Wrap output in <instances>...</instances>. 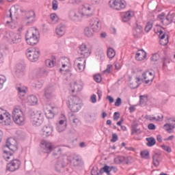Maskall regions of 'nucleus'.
<instances>
[{
  "mask_svg": "<svg viewBox=\"0 0 175 175\" xmlns=\"http://www.w3.org/2000/svg\"><path fill=\"white\" fill-rule=\"evenodd\" d=\"M4 158L5 161H9V159H12L10 163L7 165V170L10 172H16V170H18L20 169V166H21V161L20 160L16 159H13V152H9L8 150L3 151Z\"/></svg>",
  "mask_w": 175,
  "mask_h": 175,
  "instance_id": "1",
  "label": "nucleus"
},
{
  "mask_svg": "<svg viewBox=\"0 0 175 175\" xmlns=\"http://www.w3.org/2000/svg\"><path fill=\"white\" fill-rule=\"evenodd\" d=\"M39 32L38 29L33 27L27 30V33L25 35V39L27 44L30 46H35V44H38L39 42V38L38 37Z\"/></svg>",
  "mask_w": 175,
  "mask_h": 175,
  "instance_id": "2",
  "label": "nucleus"
},
{
  "mask_svg": "<svg viewBox=\"0 0 175 175\" xmlns=\"http://www.w3.org/2000/svg\"><path fill=\"white\" fill-rule=\"evenodd\" d=\"M54 158L56 159L55 163V169L59 173L64 172V169L68 166V157L66 156H59L57 153L53 154Z\"/></svg>",
  "mask_w": 175,
  "mask_h": 175,
  "instance_id": "3",
  "label": "nucleus"
},
{
  "mask_svg": "<svg viewBox=\"0 0 175 175\" xmlns=\"http://www.w3.org/2000/svg\"><path fill=\"white\" fill-rule=\"evenodd\" d=\"M12 120L18 125H24L25 118H24V113L21 111V107L17 106L12 111Z\"/></svg>",
  "mask_w": 175,
  "mask_h": 175,
  "instance_id": "4",
  "label": "nucleus"
},
{
  "mask_svg": "<svg viewBox=\"0 0 175 175\" xmlns=\"http://www.w3.org/2000/svg\"><path fill=\"white\" fill-rule=\"evenodd\" d=\"M30 120L34 126H40L42 122H43V116L39 111L33 112L30 116Z\"/></svg>",
  "mask_w": 175,
  "mask_h": 175,
  "instance_id": "5",
  "label": "nucleus"
},
{
  "mask_svg": "<svg viewBox=\"0 0 175 175\" xmlns=\"http://www.w3.org/2000/svg\"><path fill=\"white\" fill-rule=\"evenodd\" d=\"M26 55L28 59L31 61V62H36V61L39 59V57L40 55V51H39V49H27L26 51Z\"/></svg>",
  "mask_w": 175,
  "mask_h": 175,
  "instance_id": "6",
  "label": "nucleus"
},
{
  "mask_svg": "<svg viewBox=\"0 0 175 175\" xmlns=\"http://www.w3.org/2000/svg\"><path fill=\"white\" fill-rule=\"evenodd\" d=\"M12 119L10 118V113L0 109V124H3V125H10Z\"/></svg>",
  "mask_w": 175,
  "mask_h": 175,
  "instance_id": "7",
  "label": "nucleus"
},
{
  "mask_svg": "<svg viewBox=\"0 0 175 175\" xmlns=\"http://www.w3.org/2000/svg\"><path fill=\"white\" fill-rule=\"evenodd\" d=\"M174 19V15L171 14H168L167 16H165V13H162L158 16V20H159L163 25H169V24H172Z\"/></svg>",
  "mask_w": 175,
  "mask_h": 175,
  "instance_id": "8",
  "label": "nucleus"
},
{
  "mask_svg": "<svg viewBox=\"0 0 175 175\" xmlns=\"http://www.w3.org/2000/svg\"><path fill=\"white\" fill-rule=\"evenodd\" d=\"M110 8L116 10H122L125 9V1L124 0H110L109 2Z\"/></svg>",
  "mask_w": 175,
  "mask_h": 175,
  "instance_id": "9",
  "label": "nucleus"
},
{
  "mask_svg": "<svg viewBox=\"0 0 175 175\" xmlns=\"http://www.w3.org/2000/svg\"><path fill=\"white\" fill-rule=\"evenodd\" d=\"M44 96L46 99L51 100L55 98V88L54 86H47L44 89Z\"/></svg>",
  "mask_w": 175,
  "mask_h": 175,
  "instance_id": "10",
  "label": "nucleus"
},
{
  "mask_svg": "<svg viewBox=\"0 0 175 175\" xmlns=\"http://www.w3.org/2000/svg\"><path fill=\"white\" fill-rule=\"evenodd\" d=\"M68 17L71 21H74V23H79V21H81V20H83V16L79 10H71L69 12Z\"/></svg>",
  "mask_w": 175,
  "mask_h": 175,
  "instance_id": "11",
  "label": "nucleus"
},
{
  "mask_svg": "<svg viewBox=\"0 0 175 175\" xmlns=\"http://www.w3.org/2000/svg\"><path fill=\"white\" fill-rule=\"evenodd\" d=\"M90 25L94 32H99L102 28V23L98 18H92L90 21Z\"/></svg>",
  "mask_w": 175,
  "mask_h": 175,
  "instance_id": "12",
  "label": "nucleus"
},
{
  "mask_svg": "<svg viewBox=\"0 0 175 175\" xmlns=\"http://www.w3.org/2000/svg\"><path fill=\"white\" fill-rule=\"evenodd\" d=\"M74 66L79 72H83L85 69V60L84 58L78 57L74 62Z\"/></svg>",
  "mask_w": 175,
  "mask_h": 175,
  "instance_id": "13",
  "label": "nucleus"
},
{
  "mask_svg": "<svg viewBox=\"0 0 175 175\" xmlns=\"http://www.w3.org/2000/svg\"><path fill=\"white\" fill-rule=\"evenodd\" d=\"M92 8H91V5L88 3H85L82 5L79 8V12L83 17L84 16H86L87 17H90V16H92Z\"/></svg>",
  "mask_w": 175,
  "mask_h": 175,
  "instance_id": "14",
  "label": "nucleus"
},
{
  "mask_svg": "<svg viewBox=\"0 0 175 175\" xmlns=\"http://www.w3.org/2000/svg\"><path fill=\"white\" fill-rule=\"evenodd\" d=\"M7 38L10 40L13 44L20 43L21 42V34L14 33L13 31H10Z\"/></svg>",
  "mask_w": 175,
  "mask_h": 175,
  "instance_id": "15",
  "label": "nucleus"
},
{
  "mask_svg": "<svg viewBox=\"0 0 175 175\" xmlns=\"http://www.w3.org/2000/svg\"><path fill=\"white\" fill-rule=\"evenodd\" d=\"M142 80H144V82L146 84H151L152 81H154V79L155 77V75L152 73V72L150 71H145L142 73Z\"/></svg>",
  "mask_w": 175,
  "mask_h": 175,
  "instance_id": "16",
  "label": "nucleus"
},
{
  "mask_svg": "<svg viewBox=\"0 0 175 175\" xmlns=\"http://www.w3.org/2000/svg\"><path fill=\"white\" fill-rule=\"evenodd\" d=\"M9 14L6 16V23H5V27H8V28H11L12 29H14L16 27H17V23L13 21V17L12 15V10H10L8 11Z\"/></svg>",
  "mask_w": 175,
  "mask_h": 175,
  "instance_id": "17",
  "label": "nucleus"
},
{
  "mask_svg": "<svg viewBox=\"0 0 175 175\" xmlns=\"http://www.w3.org/2000/svg\"><path fill=\"white\" fill-rule=\"evenodd\" d=\"M40 147L44 152H46V154H50V152L53 151V144L46 140H42L41 142Z\"/></svg>",
  "mask_w": 175,
  "mask_h": 175,
  "instance_id": "18",
  "label": "nucleus"
},
{
  "mask_svg": "<svg viewBox=\"0 0 175 175\" xmlns=\"http://www.w3.org/2000/svg\"><path fill=\"white\" fill-rule=\"evenodd\" d=\"M79 51L81 55H83V57H90L91 55V50L90 48L87 47V45L85 44H82L79 46Z\"/></svg>",
  "mask_w": 175,
  "mask_h": 175,
  "instance_id": "19",
  "label": "nucleus"
},
{
  "mask_svg": "<svg viewBox=\"0 0 175 175\" xmlns=\"http://www.w3.org/2000/svg\"><path fill=\"white\" fill-rule=\"evenodd\" d=\"M66 32V26L64 24H59L56 27L55 33L57 36H64Z\"/></svg>",
  "mask_w": 175,
  "mask_h": 175,
  "instance_id": "20",
  "label": "nucleus"
},
{
  "mask_svg": "<svg viewBox=\"0 0 175 175\" xmlns=\"http://www.w3.org/2000/svg\"><path fill=\"white\" fill-rule=\"evenodd\" d=\"M35 17H36L35 12L32 10L27 11L25 14L27 23L31 24V23H32L33 21H35Z\"/></svg>",
  "mask_w": 175,
  "mask_h": 175,
  "instance_id": "21",
  "label": "nucleus"
},
{
  "mask_svg": "<svg viewBox=\"0 0 175 175\" xmlns=\"http://www.w3.org/2000/svg\"><path fill=\"white\" fill-rule=\"evenodd\" d=\"M146 57L147 53L143 49L138 50L135 55V59H137V61H143L146 59Z\"/></svg>",
  "mask_w": 175,
  "mask_h": 175,
  "instance_id": "22",
  "label": "nucleus"
},
{
  "mask_svg": "<svg viewBox=\"0 0 175 175\" xmlns=\"http://www.w3.org/2000/svg\"><path fill=\"white\" fill-rule=\"evenodd\" d=\"M43 136L45 137H49L53 133V127L50 126H45L42 128V130Z\"/></svg>",
  "mask_w": 175,
  "mask_h": 175,
  "instance_id": "23",
  "label": "nucleus"
},
{
  "mask_svg": "<svg viewBox=\"0 0 175 175\" xmlns=\"http://www.w3.org/2000/svg\"><path fill=\"white\" fill-rule=\"evenodd\" d=\"M152 160H153V165L156 166V167H158V166H159L160 162L162 161V157L161 156V154L155 153L152 156Z\"/></svg>",
  "mask_w": 175,
  "mask_h": 175,
  "instance_id": "24",
  "label": "nucleus"
},
{
  "mask_svg": "<svg viewBox=\"0 0 175 175\" xmlns=\"http://www.w3.org/2000/svg\"><path fill=\"white\" fill-rule=\"evenodd\" d=\"M143 31V27L141 25L137 24V26L135 27L133 35L135 38H140L142 36V32Z\"/></svg>",
  "mask_w": 175,
  "mask_h": 175,
  "instance_id": "25",
  "label": "nucleus"
},
{
  "mask_svg": "<svg viewBox=\"0 0 175 175\" xmlns=\"http://www.w3.org/2000/svg\"><path fill=\"white\" fill-rule=\"evenodd\" d=\"M133 16H135V13H133V12L132 11L126 12V13L124 14L122 16L123 23H128V21H129V20H131V18H132Z\"/></svg>",
  "mask_w": 175,
  "mask_h": 175,
  "instance_id": "26",
  "label": "nucleus"
},
{
  "mask_svg": "<svg viewBox=\"0 0 175 175\" xmlns=\"http://www.w3.org/2000/svg\"><path fill=\"white\" fill-rule=\"evenodd\" d=\"M70 163L73 166H79L81 163V157L77 155H73Z\"/></svg>",
  "mask_w": 175,
  "mask_h": 175,
  "instance_id": "27",
  "label": "nucleus"
},
{
  "mask_svg": "<svg viewBox=\"0 0 175 175\" xmlns=\"http://www.w3.org/2000/svg\"><path fill=\"white\" fill-rule=\"evenodd\" d=\"M27 103L30 106L38 105V97L36 96L31 95L27 97Z\"/></svg>",
  "mask_w": 175,
  "mask_h": 175,
  "instance_id": "28",
  "label": "nucleus"
},
{
  "mask_svg": "<svg viewBox=\"0 0 175 175\" xmlns=\"http://www.w3.org/2000/svg\"><path fill=\"white\" fill-rule=\"evenodd\" d=\"M159 38L161 39L160 44L162 46H166V44L169 43V40H165L166 35L163 33V31H162V30L159 31ZM164 40L165 42H163Z\"/></svg>",
  "mask_w": 175,
  "mask_h": 175,
  "instance_id": "29",
  "label": "nucleus"
},
{
  "mask_svg": "<svg viewBox=\"0 0 175 175\" xmlns=\"http://www.w3.org/2000/svg\"><path fill=\"white\" fill-rule=\"evenodd\" d=\"M72 93L75 92V91H81L83 90V86L81 84L77 83V82H74L70 85Z\"/></svg>",
  "mask_w": 175,
  "mask_h": 175,
  "instance_id": "30",
  "label": "nucleus"
},
{
  "mask_svg": "<svg viewBox=\"0 0 175 175\" xmlns=\"http://www.w3.org/2000/svg\"><path fill=\"white\" fill-rule=\"evenodd\" d=\"M69 109L72 113H77L81 109L80 104H69Z\"/></svg>",
  "mask_w": 175,
  "mask_h": 175,
  "instance_id": "31",
  "label": "nucleus"
},
{
  "mask_svg": "<svg viewBox=\"0 0 175 175\" xmlns=\"http://www.w3.org/2000/svg\"><path fill=\"white\" fill-rule=\"evenodd\" d=\"M94 32H98V31H94L92 30V27H85L84 30V34L85 36H88V38H92L94 36Z\"/></svg>",
  "mask_w": 175,
  "mask_h": 175,
  "instance_id": "32",
  "label": "nucleus"
},
{
  "mask_svg": "<svg viewBox=\"0 0 175 175\" xmlns=\"http://www.w3.org/2000/svg\"><path fill=\"white\" fill-rule=\"evenodd\" d=\"M70 105H80V98L75 95L70 96Z\"/></svg>",
  "mask_w": 175,
  "mask_h": 175,
  "instance_id": "33",
  "label": "nucleus"
},
{
  "mask_svg": "<svg viewBox=\"0 0 175 175\" xmlns=\"http://www.w3.org/2000/svg\"><path fill=\"white\" fill-rule=\"evenodd\" d=\"M25 71V64H17L16 65V74L17 75H23Z\"/></svg>",
  "mask_w": 175,
  "mask_h": 175,
  "instance_id": "34",
  "label": "nucleus"
},
{
  "mask_svg": "<svg viewBox=\"0 0 175 175\" xmlns=\"http://www.w3.org/2000/svg\"><path fill=\"white\" fill-rule=\"evenodd\" d=\"M110 172H111V168H110L109 165H105L103 167L100 168L99 174H103V173H106L107 175H110Z\"/></svg>",
  "mask_w": 175,
  "mask_h": 175,
  "instance_id": "35",
  "label": "nucleus"
},
{
  "mask_svg": "<svg viewBox=\"0 0 175 175\" xmlns=\"http://www.w3.org/2000/svg\"><path fill=\"white\" fill-rule=\"evenodd\" d=\"M45 64L48 68H53L54 65H55V57H53L52 59H46Z\"/></svg>",
  "mask_w": 175,
  "mask_h": 175,
  "instance_id": "36",
  "label": "nucleus"
},
{
  "mask_svg": "<svg viewBox=\"0 0 175 175\" xmlns=\"http://www.w3.org/2000/svg\"><path fill=\"white\" fill-rule=\"evenodd\" d=\"M135 81L134 83H131V88H137V87H139V85H140V84H142V83H140V81H143V79L139 78V77H136L135 78Z\"/></svg>",
  "mask_w": 175,
  "mask_h": 175,
  "instance_id": "37",
  "label": "nucleus"
},
{
  "mask_svg": "<svg viewBox=\"0 0 175 175\" xmlns=\"http://www.w3.org/2000/svg\"><path fill=\"white\" fill-rule=\"evenodd\" d=\"M146 142H148L146 144L148 147H152V146H155L157 141L155 140V138L150 137L146 138Z\"/></svg>",
  "mask_w": 175,
  "mask_h": 175,
  "instance_id": "38",
  "label": "nucleus"
},
{
  "mask_svg": "<svg viewBox=\"0 0 175 175\" xmlns=\"http://www.w3.org/2000/svg\"><path fill=\"white\" fill-rule=\"evenodd\" d=\"M107 54L108 58H110L111 59L113 57H116V51L113 49V48H109L107 49Z\"/></svg>",
  "mask_w": 175,
  "mask_h": 175,
  "instance_id": "39",
  "label": "nucleus"
},
{
  "mask_svg": "<svg viewBox=\"0 0 175 175\" xmlns=\"http://www.w3.org/2000/svg\"><path fill=\"white\" fill-rule=\"evenodd\" d=\"M141 157L144 159H150V152L148 150H143L140 152Z\"/></svg>",
  "mask_w": 175,
  "mask_h": 175,
  "instance_id": "40",
  "label": "nucleus"
},
{
  "mask_svg": "<svg viewBox=\"0 0 175 175\" xmlns=\"http://www.w3.org/2000/svg\"><path fill=\"white\" fill-rule=\"evenodd\" d=\"M139 99L140 105H146L148 100V96H147V95L140 96Z\"/></svg>",
  "mask_w": 175,
  "mask_h": 175,
  "instance_id": "41",
  "label": "nucleus"
},
{
  "mask_svg": "<svg viewBox=\"0 0 175 175\" xmlns=\"http://www.w3.org/2000/svg\"><path fill=\"white\" fill-rule=\"evenodd\" d=\"M114 162L115 163H117L118 165L120 163H122L124 162V157L122 156H119L116 158L114 159Z\"/></svg>",
  "mask_w": 175,
  "mask_h": 175,
  "instance_id": "42",
  "label": "nucleus"
},
{
  "mask_svg": "<svg viewBox=\"0 0 175 175\" xmlns=\"http://www.w3.org/2000/svg\"><path fill=\"white\" fill-rule=\"evenodd\" d=\"M51 19L52 20V22L53 24H56V23H58V16L55 14H51L50 15Z\"/></svg>",
  "mask_w": 175,
  "mask_h": 175,
  "instance_id": "43",
  "label": "nucleus"
},
{
  "mask_svg": "<svg viewBox=\"0 0 175 175\" xmlns=\"http://www.w3.org/2000/svg\"><path fill=\"white\" fill-rule=\"evenodd\" d=\"M65 129H66V124L64 125H57V132H59V133L61 132H64V131H65Z\"/></svg>",
  "mask_w": 175,
  "mask_h": 175,
  "instance_id": "44",
  "label": "nucleus"
},
{
  "mask_svg": "<svg viewBox=\"0 0 175 175\" xmlns=\"http://www.w3.org/2000/svg\"><path fill=\"white\" fill-rule=\"evenodd\" d=\"M151 29H152V23H151L150 22H148L146 23V25L145 26V31L148 33L150 32V31H151Z\"/></svg>",
  "mask_w": 175,
  "mask_h": 175,
  "instance_id": "45",
  "label": "nucleus"
},
{
  "mask_svg": "<svg viewBox=\"0 0 175 175\" xmlns=\"http://www.w3.org/2000/svg\"><path fill=\"white\" fill-rule=\"evenodd\" d=\"M33 87L36 88L37 90H40V88L43 87V82L38 81L33 85Z\"/></svg>",
  "mask_w": 175,
  "mask_h": 175,
  "instance_id": "46",
  "label": "nucleus"
},
{
  "mask_svg": "<svg viewBox=\"0 0 175 175\" xmlns=\"http://www.w3.org/2000/svg\"><path fill=\"white\" fill-rule=\"evenodd\" d=\"M12 139H8L7 143H6V145H5V147H7V148H9V150H11V151H13L14 148V146H13V144H12L10 143V141Z\"/></svg>",
  "mask_w": 175,
  "mask_h": 175,
  "instance_id": "47",
  "label": "nucleus"
},
{
  "mask_svg": "<svg viewBox=\"0 0 175 175\" xmlns=\"http://www.w3.org/2000/svg\"><path fill=\"white\" fill-rule=\"evenodd\" d=\"M52 6L53 10H57L58 9V1L53 0L52 1Z\"/></svg>",
  "mask_w": 175,
  "mask_h": 175,
  "instance_id": "48",
  "label": "nucleus"
},
{
  "mask_svg": "<svg viewBox=\"0 0 175 175\" xmlns=\"http://www.w3.org/2000/svg\"><path fill=\"white\" fill-rule=\"evenodd\" d=\"M94 80L96 83H100L102 81V76L100 75H96L94 76Z\"/></svg>",
  "mask_w": 175,
  "mask_h": 175,
  "instance_id": "49",
  "label": "nucleus"
},
{
  "mask_svg": "<svg viewBox=\"0 0 175 175\" xmlns=\"http://www.w3.org/2000/svg\"><path fill=\"white\" fill-rule=\"evenodd\" d=\"M131 131H132L131 132L132 135H133L134 133L140 135V133H142V130H140V129H137V127H136L135 129H131Z\"/></svg>",
  "mask_w": 175,
  "mask_h": 175,
  "instance_id": "50",
  "label": "nucleus"
},
{
  "mask_svg": "<svg viewBox=\"0 0 175 175\" xmlns=\"http://www.w3.org/2000/svg\"><path fill=\"white\" fill-rule=\"evenodd\" d=\"M47 118L51 119L54 118V113L51 110H49L48 113H46Z\"/></svg>",
  "mask_w": 175,
  "mask_h": 175,
  "instance_id": "51",
  "label": "nucleus"
},
{
  "mask_svg": "<svg viewBox=\"0 0 175 175\" xmlns=\"http://www.w3.org/2000/svg\"><path fill=\"white\" fill-rule=\"evenodd\" d=\"M117 140H118V135H117L116 133H113L112 134V139H111V142L112 143H116V142H117Z\"/></svg>",
  "mask_w": 175,
  "mask_h": 175,
  "instance_id": "52",
  "label": "nucleus"
},
{
  "mask_svg": "<svg viewBox=\"0 0 175 175\" xmlns=\"http://www.w3.org/2000/svg\"><path fill=\"white\" fill-rule=\"evenodd\" d=\"M17 91L19 94H21V95H22V96H24V95H25V90H24L22 88H17Z\"/></svg>",
  "mask_w": 175,
  "mask_h": 175,
  "instance_id": "53",
  "label": "nucleus"
},
{
  "mask_svg": "<svg viewBox=\"0 0 175 175\" xmlns=\"http://www.w3.org/2000/svg\"><path fill=\"white\" fill-rule=\"evenodd\" d=\"M121 103H122L121 98L118 97L115 102V106H116V107H119V106H121Z\"/></svg>",
  "mask_w": 175,
  "mask_h": 175,
  "instance_id": "54",
  "label": "nucleus"
},
{
  "mask_svg": "<svg viewBox=\"0 0 175 175\" xmlns=\"http://www.w3.org/2000/svg\"><path fill=\"white\" fill-rule=\"evenodd\" d=\"M70 121H72L73 124H77V122L79 121V119L75 118V115L72 114L70 116Z\"/></svg>",
  "mask_w": 175,
  "mask_h": 175,
  "instance_id": "55",
  "label": "nucleus"
},
{
  "mask_svg": "<svg viewBox=\"0 0 175 175\" xmlns=\"http://www.w3.org/2000/svg\"><path fill=\"white\" fill-rule=\"evenodd\" d=\"M130 159L131 157H124L123 165H129V163H131Z\"/></svg>",
  "mask_w": 175,
  "mask_h": 175,
  "instance_id": "56",
  "label": "nucleus"
},
{
  "mask_svg": "<svg viewBox=\"0 0 175 175\" xmlns=\"http://www.w3.org/2000/svg\"><path fill=\"white\" fill-rule=\"evenodd\" d=\"M111 68H113L112 65H111V64L107 65V67L106 70H105L103 71V73L104 74L107 73V75H109V73H110V69H111Z\"/></svg>",
  "mask_w": 175,
  "mask_h": 175,
  "instance_id": "57",
  "label": "nucleus"
},
{
  "mask_svg": "<svg viewBox=\"0 0 175 175\" xmlns=\"http://www.w3.org/2000/svg\"><path fill=\"white\" fill-rule=\"evenodd\" d=\"M161 148H163V150H164L165 151H167V152H172V148H170V147L167 146H165V145H162Z\"/></svg>",
  "mask_w": 175,
  "mask_h": 175,
  "instance_id": "58",
  "label": "nucleus"
},
{
  "mask_svg": "<svg viewBox=\"0 0 175 175\" xmlns=\"http://www.w3.org/2000/svg\"><path fill=\"white\" fill-rule=\"evenodd\" d=\"M148 129H150V131H155L157 126H155V124L150 123L148 125Z\"/></svg>",
  "mask_w": 175,
  "mask_h": 175,
  "instance_id": "59",
  "label": "nucleus"
},
{
  "mask_svg": "<svg viewBox=\"0 0 175 175\" xmlns=\"http://www.w3.org/2000/svg\"><path fill=\"white\" fill-rule=\"evenodd\" d=\"M66 66H68V65H66V64H62V68H60V69H59L60 73H62L63 72H69L68 70H65V68H66Z\"/></svg>",
  "mask_w": 175,
  "mask_h": 175,
  "instance_id": "60",
  "label": "nucleus"
},
{
  "mask_svg": "<svg viewBox=\"0 0 175 175\" xmlns=\"http://www.w3.org/2000/svg\"><path fill=\"white\" fill-rule=\"evenodd\" d=\"M119 118H120V113L118 112H115L113 114V120L118 121Z\"/></svg>",
  "mask_w": 175,
  "mask_h": 175,
  "instance_id": "61",
  "label": "nucleus"
},
{
  "mask_svg": "<svg viewBox=\"0 0 175 175\" xmlns=\"http://www.w3.org/2000/svg\"><path fill=\"white\" fill-rule=\"evenodd\" d=\"M151 61H153L154 62L158 61V55L157 54H153L150 58Z\"/></svg>",
  "mask_w": 175,
  "mask_h": 175,
  "instance_id": "62",
  "label": "nucleus"
},
{
  "mask_svg": "<svg viewBox=\"0 0 175 175\" xmlns=\"http://www.w3.org/2000/svg\"><path fill=\"white\" fill-rule=\"evenodd\" d=\"M90 100L92 103H96V95L93 94L90 98Z\"/></svg>",
  "mask_w": 175,
  "mask_h": 175,
  "instance_id": "63",
  "label": "nucleus"
},
{
  "mask_svg": "<svg viewBox=\"0 0 175 175\" xmlns=\"http://www.w3.org/2000/svg\"><path fill=\"white\" fill-rule=\"evenodd\" d=\"M66 120H65V118L64 119L59 121V123L57 125H66Z\"/></svg>",
  "mask_w": 175,
  "mask_h": 175,
  "instance_id": "64",
  "label": "nucleus"
}]
</instances>
